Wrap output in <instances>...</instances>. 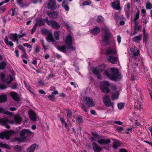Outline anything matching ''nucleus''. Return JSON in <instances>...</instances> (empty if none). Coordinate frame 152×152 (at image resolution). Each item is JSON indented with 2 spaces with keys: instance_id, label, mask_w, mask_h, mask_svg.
I'll return each instance as SVG.
<instances>
[{
  "instance_id": "nucleus-1",
  "label": "nucleus",
  "mask_w": 152,
  "mask_h": 152,
  "mask_svg": "<svg viewBox=\"0 0 152 152\" xmlns=\"http://www.w3.org/2000/svg\"><path fill=\"white\" fill-rule=\"evenodd\" d=\"M110 72L112 74H110L107 71L105 70L104 74L111 80L116 82L121 79L118 69L113 67L111 68Z\"/></svg>"
},
{
  "instance_id": "nucleus-2",
  "label": "nucleus",
  "mask_w": 152,
  "mask_h": 152,
  "mask_svg": "<svg viewBox=\"0 0 152 152\" xmlns=\"http://www.w3.org/2000/svg\"><path fill=\"white\" fill-rule=\"evenodd\" d=\"M72 38L71 35L69 34L67 35L65 41V45L67 47V49L72 51H74L75 48L72 45Z\"/></svg>"
},
{
  "instance_id": "nucleus-3",
  "label": "nucleus",
  "mask_w": 152,
  "mask_h": 152,
  "mask_svg": "<svg viewBox=\"0 0 152 152\" xmlns=\"http://www.w3.org/2000/svg\"><path fill=\"white\" fill-rule=\"evenodd\" d=\"M44 20L48 25L51 26L54 29H58L60 28L59 24L54 20H51L50 21L48 18L46 17L44 19Z\"/></svg>"
},
{
  "instance_id": "nucleus-4",
  "label": "nucleus",
  "mask_w": 152,
  "mask_h": 152,
  "mask_svg": "<svg viewBox=\"0 0 152 152\" xmlns=\"http://www.w3.org/2000/svg\"><path fill=\"white\" fill-rule=\"evenodd\" d=\"M32 134V132L28 129H22L20 131L19 133L20 136L24 140L30 136Z\"/></svg>"
},
{
  "instance_id": "nucleus-5",
  "label": "nucleus",
  "mask_w": 152,
  "mask_h": 152,
  "mask_svg": "<svg viewBox=\"0 0 152 152\" xmlns=\"http://www.w3.org/2000/svg\"><path fill=\"white\" fill-rule=\"evenodd\" d=\"M103 100L106 106L107 107L111 106L112 108H113L114 104L111 102L108 95H105L103 98Z\"/></svg>"
},
{
  "instance_id": "nucleus-6",
  "label": "nucleus",
  "mask_w": 152,
  "mask_h": 152,
  "mask_svg": "<svg viewBox=\"0 0 152 152\" xmlns=\"http://www.w3.org/2000/svg\"><path fill=\"white\" fill-rule=\"evenodd\" d=\"M48 8L52 10H54L57 7L55 0H49L48 3Z\"/></svg>"
},
{
  "instance_id": "nucleus-7",
  "label": "nucleus",
  "mask_w": 152,
  "mask_h": 152,
  "mask_svg": "<svg viewBox=\"0 0 152 152\" xmlns=\"http://www.w3.org/2000/svg\"><path fill=\"white\" fill-rule=\"evenodd\" d=\"M105 51L106 55H115L117 53L116 50L111 47L107 48L105 50Z\"/></svg>"
},
{
  "instance_id": "nucleus-8",
  "label": "nucleus",
  "mask_w": 152,
  "mask_h": 152,
  "mask_svg": "<svg viewBox=\"0 0 152 152\" xmlns=\"http://www.w3.org/2000/svg\"><path fill=\"white\" fill-rule=\"evenodd\" d=\"M86 104L89 107H91L94 106V102L93 101V100L91 98L86 97Z\"/></svg>"
},
{
  "instance_id": "nucleus-9",
  "label": "nucleus",
  "mask_w": 152,
  "mask_h": 152,
  "mask_svg": "<svg viewBox=\"0 0 152 152\" xmlns=\"http://www.w3.org/2000/svg\"><path fill=\"white\" fill-rule=\"evenodd\" d=\"M29 117L30 120L35 121L37 120L36 113L33 110H30L28 112Z\"/></svg>"
},
{
  "instance_id": "nucleus-10",
  "label": "nucleus",
  "mask_w": 152,
  "mask_h": 152,
  "mask_svg": "<svg viewBox=\"0 0 152 152\" xmlns=\"http://www.w3.org/2000/svg\"><path fill=\"white\" fill-rule=\"evenodd\" d=\"M47 13L49 17L54 19L57 18L58 15V12L56 11L51 12L49 11H47Z\"/></svg>"
},
{
  "instance_id": "nucleus-11",
  "label": "nucleus",
  "mask_w": 152,
  "mask_h": 152,
  "mask_svg": "<svg viewBox=\"0 0 152 152\" xmlns=\"http://www.w3.org/2000/svg\"><path fill=\"white\" fill-rule=\"evenodd\" d=\"M110 35L108 34H106L102 38L103 42L105 43L107 45L110 43Z\"/></svg>"
},
{
  "instance_id": "nucleus-12",
  "label": "nucleus",
  "mask_w": 152,
  "mask_h": 152,
  "mask_svg": "<svg viewBox=\"0 0 152 152\" xmlns=\"http://www.w3.org/2000/svg\"><path fill=\"white\" fill-rule=\"evenodd\" d=\"M10 95L13 99L15 101L19 102L20 100L19 96L16 92H11Z\"/></svg>"
},
{
  "instance_id": "nucleus-13",
  "label": "nucleus",
  "mask_w": 152,
  "mask_h": 152,
  "mask_svg": "<svg viewBox=\"0 0 152 152\" xmlns=\"http://www.w3.org/2000/svg\"><path fill=\"white\" fill-rule=\"evenodd\" d=\"M92 146L93 149L95 152H100L103 150V148L101 147L98 146L95 142L92 143Z\"/></svg>"
},
{
  "instance_id": "nucleus-14",
  "label": "nucleus",
  "mask_w": 152,
  "mask_h": 152,
  "mask_svg": "<svg viewBox=\"0 0 152 152\" xmlns=\"http://www.w3.org/2000/svg\"><path fill=\"white\" fill-rule=\"evenodd\" d=\"M4 132L5 138L7 140H8L10 139V137L11 135L14 134L15 132L13 130H10Z\"/></svg>"
},
{
  "instance_id": "nucleus-15",
  "label": "nucleus",
  "mask_w": 152,
  "mask_h": 152,
  "mask_svg": "<svg viewBox=\"0 0 152 152\" xmlns=\"http://www.w3.org/2000/svg\"><path fill=\"white\" fill-rule=\"evenodd\" d=\"M112 5L113 8L115 10H121L120 1H115L112 2Z\"/></svg>"
},
{
  "instance_id": "nucleus-16",
  "label": "nucleus",
  "mask_w": 152,
  "mask_h": 152,
  "mask_svg": "<svg viewBox=\"0 0 152 152\" xmlns=\"http://www.w3.org/2000/svg\"><path fill=\"white\" fill-rule=\"evenodd\" d=\"M97 142L99 143L102 145L108 144L111 141L109 139H101L98 140Z\"/></svg>"
},
{
  "instance_id": "nucleus-17",
  "label": "nucleus",
  "mask_w": 152,
  "mask_h": 152,
  "mask_svg": "<svg viewBox=\"0 0 152 152\" xmlns=\"http://www.w3.org/2000/svg\"><path fill=\"white\" fill-rule=\"evenodd\" d=\"M37 22L35 24L37 26H44L45 25V22L44 19L43 20L42 18H37Z\"/></svg>"
},
{
  "instance_id": "nucleus-18",
  "label": "nucleus",
  "mask_w": 152,
  "mask_h": 152,
  "mask_svg": "<svg viewBox=\"0 0 152 152\" xmlns=\"http://www.w3.org/2000/svg\"><path fill=\"white\" fill-rule=\"evenodd\" d=\"M57 48L58 50L64 53H66L69 50L67 49V47L65 45H63L61 46H58Z\"/></svg>"
},
{
  "instance_id": "nucleus-19",
  "label": "nucleus",
  "mask_w": 152,
  "mask_h": 152,
  "mask_svg": "<svg viewBox=\"0 0 152 152\" xmlns=\"http://www.w3.org/2000/svg\"><path fill=\"white\" fill-rule=\"evenodd\" d=\"M108 61L113 64L116 63L117 60L116 58L113 56H110L107 58Z\"/></svg>"
},
{
  "instance_id": "nucleus-20",
  "label": "nucleus",
  "mask_w": 152,
  "mask_h": 152,
  "mask_svg": "<svg viewBox=\"0 0 152 152\" xmlns=\"http://www.w3.org/2000/svg\"><path fill=\"white\" fill-rule=\"evenodd\" d=\"M7 100V97L6 95L4 93L0 95V103H3Z\"/></svg>"
},
{
  "instance_id": "nucleus-21",
  "label": "nucleus",
  "mask_w": 152,
  "mask_h": 152,
  "mask_svg": "<svg viewBox=\"0 0 152 152\" xmlns=\"http://www.w3.org/2000/svg\"><path fill=\"white\" fill-rule=\"evenodd\" d=\"M100 29L98 26H96L95 28L90 31V33L94 35H96L100 32Z\"/></svg>"
},
{
  "instance_id": "nucleus-22",
  "label": "nucleus",
  "mask_w": 152,
  "mask_h": 152,
  "mask_svg": "<svg viewBox=\"0 0 152 152\" xmlns=\"http://www.w3.org/2000/svg\"><path fill=\"white\" fill-rule=\"evenodd\" d=\"M100 88L102 91L105 94H107L110 92V90L108 87L104 86V85H100Z\"/></svg>"
},
{
  "instance_id": "nucleus-23",
  "label": "nucleus",
  "mask_w": 152,
  "mask_h": 152,
  "mask_svg": "<svg viewBox=\"0 0 152 152\" xmlns=\"http://www.w3.org/2000/svg\"><path fill=\"white\" fill-rule=\"evenodd\" d=\"M4 42L7 45H10L11 48L13 47V43L11 41L8 40L7 36H6L4 38Z\"/></svg>"
},
{
  "instance_id": "nucleus-24",
  "label": "nucleus",
  "mask_w": 152,
  "mask_h": 152,
  "mask_svg": "<svg viewBox=\"0 0 152 152\" xmlns=\"http://www.w3.org/2000/svg\"><path fill=\"white\" fill-rule=\"evenodd\" d=\"M7 63L4 61H2L0 63V70H4L6 68Z\"/></svg>"
},
{
  "instance_id": "nucleus-25",
  "label": "nucleus",
  "mask_w": 152,
  "mask_h": 152,
  "mask_svg": "<svg viewBox=\"0 0 152 152\" xmlns=\"http://www.w3.org/2000/svg\"><path fill=\"white\" fill-rule=\"evenodd\" d=\"M13 78L10 75H9L7 76V78L5 79L4 82L7 83L8 84H10L11 83L12 81Z\"/></svg>"
},
{
  "instance_id": "nucleus-26",
  "label": "nucleus",
  "mask_w": 152,
  "mask_h": 152,
  "mask_svg": "<svg viewBox=\"0 0 152 152\" xmlns=\"http://www.w3.org/2000/svg\"><path fill=\"white\" fill-rule=\"evenodd\" d=\"M76 121L79 125H80L81 124H82L83 122L82 117L80 115L77 116L76 119Z\"/></svg>"
},
{
  "instance_id": "nucleus-27",
  "label": "nucleus",
  "mask_w": 152,
  "mask_h": 152,
  "mask_svg": "<svg viewBox=\"0 0 152 152\" xmlns=\"http://www.w3.org/2000/svg\"><path fill=\"white\" fill-rule=\"evenodd\" d=\"M47 39L48 42H55V39L52 33L48 35Z\"/></svg>"
},
{
  "instance_id": "nucleus-28",
  "label": "nucleus",
  "mask_w": 152,
  "mask_h": 152,
  "mask_svg": "<svg viewBox=\"0 0 152 152\" xmlns=\"http://www.w3.org/2000/svg\"><path fill=\"white\" fill-rule=\"evenodd\" d=\"M18 35L17 34L14 33L10 35V38L13 41L15 42V41L18 39Z\"/></svg>"
},
{
  "instance_id": "nucleus-29",
  "label": "nucleus",
  "mask_w": 152,
  "mask_h": 152,
  "mask_svg": "<svg viewBox=\"0 0 152 152\" xmlns=\"http://www.w3.org/2000/svg\"><path fill=\"white\" fill-rule=\"evenodd\" d=\"M23 148L22 146H20L19 145H16L13 147V148L16 152H20Z\"/></svg>"
},
{
  "instance_id": "nucleus-30",
  "label": "nucleus",
  "mask_w": 152,
  "mask_h": 152,
  "mask_svg": "<svg viewBox=\"0 0 152 152\" xmlns=\"http://www.w3.org/2000/svg\"><path fill=\"white\" fill-rule=\"evenodd\" d=\"M1 122L2 123L8 122L11 124H13L14 123V121L11 120L6 118H2L1 120Z\"/></svg>"
},
{
  "instance_id": "nucleus-31",
  "label": "nucleus",
  "mask_w": 152,
  "mask_h": 152,
  "mask_svg": "<svg viewBox=\"0 0 152 152\" xmlns=\"http://www.w3.org/2000/svg\"><path fill=\"white\" fill-rule=\"evenodd\" d=\"M36 147V144H33L31 145L27 149L28 152H34L35 148Z\"/></svg>"
},
{
  "instance_id": "nucleus-32",
  "label": "nucleus",
  "mask_w": 152,
  "mask_h": 152,
  "mask_svg": "<svg viewBox=\"0 0 152 152\" xmlns=\"http://www.w3.org/2000/svg\"><path fill=\"white\" fill-rule=\"evenodd\" d=\"M104 18L101 15L98 16L96 19V21L100 24H102L104 23Z\"/></svg>"
},
{
  "instance_id": "nucleus-33",
  "label": "nucleus",
  "mask_w": 152,
  "mask_h": 152,
  "mask_svg": "<svg viewBox=\"0 0 152 152\" xmlns=\"http://www.w3.org/2000/svg\"><path fill=\"white\" fill-rule=\"evenodd\" d=\"M15 121L17 124H20L21 121V118L20 116H15L14 117Z\"/></svg>"
},
{
  "instance_id": "nucleus-34",
  "label": "nucleus",
  "mask_w": 152,
  "mask_h": 152,
  "mask_svg": "<svg viewBox=\"0 0 152 152\" xmlns=\"http://www.w3.org/2000/svg\"><path fill=\"white\" fill-rule=\"evenodd\" d=\"M59 31H55L53 32V35L56 40H58L59 39Z\"/></svg>"
},
{
  "instance_id": "nucleus-35",
  "label": "nucleus",
  "mask_w": 152,
  "mask_h": 152,
  "mask_svg": "<svg viewBox=\"0 0 152 152\" xmlns=\"http://www.w3.org/2000/svg\"><path fill=\"white\" fill-rule=\"evenodd\" d=\"M0 147L7 148L8 150H10L11 149L10 147L8 144L3 143L2 142H0Z\"/></svg>"
},
{
  "instance_id": "nucleus-36",
  "label": "nucleus",
  "mask_w": 152,
  "mask_h": 152,
  "mask_svg": "<svg viewBox=\"0 0 152 152\" xmlns=\"http://www.w3.org/2000/svg\"><path fill=\"white\" fill-rule=\"evenodd\" d=\"M130 8V3H127L126 8H125V11L126 12V15H129V12Z\"/></svg>"
},
{
  "instance_id": "nucleus-37",
  "label": "nucleus",
  "mask_w": 152,
  "mask_h": 152,
  "mask_svg": "<svg viewBox=\"0 0 152 152\" xmlns=\"http://www.w3.org/2000/svg\"><path fill=\"white\" fill-rule=\"evenodd\" d=\"M60 120L61 122L62 125H63L64 124L65 127L67 128L68 125L67 123L66 122L65 119L62 117H61L60 118Z\"/></svg>"
},
{
  "instance_id": "nucleus-38",
  "label": "nucleus",
  "mask_w": 152,
  "mask_h": 152,
  "mask_svg": "<svg viewBox=\"0 0 152 152\" xmlns=\"http://www.w3.org/2000/svg\"><path fill=\"white\" fill-rule=\"evenodd\" d=\"M67 111V117L68 119H71L72 115V112L69 109L66 110Z\"/></svg>"
},
{
  "instance_id": "nucleus-39",
  "label": "nucleus",
  "mask_w": 152,
  "mask_h": 152,
  "mask_svg": "<svg viewBox=\"0 0 152 152\" xmlns=\"http://www.w3.org/2000/svg\"><path fill=\"white\" fill-rule=\"evenodd\" d=\"M25 84L27 88V89L33 95H35V94L34 93V92L33 91L32 89L31 88V87L29 86V85H28L26 84L25 83Z\"/></svg>"
},
{
  "instance_id": "nucleus-40",
  "label": "nucleus",
  "mask_w": 152,
  "mask_h": 152,
  "mask_svg": "<svg viewBox=\"0 0 152 152\" xmlns=\"http://www.w3.org/2000/svg\"><path fill=\"white\" fill-rule=\"evenodd\" d=\"M10 87L12 89L15 90L18 88V85L17 83L13 82Z\"/></svg>"
},
{
  "instance_id": "nucleus-41",
  "label": "nucleus",
  "mask_w": 152,
  "mask_h": 152,
  "mask_svg": "<svg viewBox=\"0 0 152 152\" xmlns=\"http://www.w3.org/2000/svg\"><path fill=\"white\" fill-rule=\"evenodd\" d=\"M25 140L22 137H16L14 138L15 141H18L19 143L23 142Z\"/></svg>"
},
{
  "instance_id": "nucleus-42",
  "label": "nucleus",
  "mask_w": 152,
  "mask_h": 152,
  "mask_svg": "<svg viewBox=\"0 0 152 152\" xmlns=\"http://www.w3.org/2000/svg\"><path fill=\"white\" fill-rule=\"evenodd\" d=\"M139 14L140 12L138 10L137 12L134 15L133 21H136L139 19Z\"/></svg>"
},
{
  "instance_id": "nucleus-43",
  "label": "nucleus",
  "mask_w": 152,
  "mask_h": 152,
  "mask_svg": "<svg viewBox=\"0 0 152 152\" xmlns=\"http://www.w3.org/2000/svg\"><path fill=\"white\" fill-rule=\"evenodd\" d=\"M48 97L50 101H54L56 99L55 98V95L53 94H52L48 96Z\"/></svg>"
},
{
  "instance_id": "nucleus-44",
  "label": "nucleus",
  "mask_w": 152,
  "mask_h": 152,
  "mask_svg": "<svg viewBox=\"0 0 152 152\" xmlns=\"http://www.w3.org/2000/svg\"><path fill=\"white\" fill-rule=\"evenodd\" d=\"M141 39V36L138 35L135 36L133 38V40L134 41H140Z\"/></svg>"
},
{
  "instance_id": "nucleus-45",
  "label": "nucleus",
  "mask_w": 152,
  "mask_h": 152,
  "mask_svg": "<svg viewBox=\"0 0 152 152\" xmlns=\"http://www.w3.org/2000/svg\"><path fill=\"white\" fill-rule=\"evenodd\" d=\"M119 145L120 143H119L118 142H117L115 141L113 142L112 147L114 149H116Z\"/></svg>"
},
{
  "instance_id": "nucleus-46",
  "label": "nucleus",
  "mask_w": 152,
  "mask_h": 152,
  "mask_svg": "<svg viewBox=\"0 0 152 152\" xmlns=\"http://www.w3.org/2000/svg\"><path fill=\"white\" fill-rule=\"evenodd\" d=\"M23 0H16V1L19 5L21 7H23L24 6V4L23 3Z\"/></svg>"
},
{
  "instance_id": "nucleus-47",
  "label": "nucleus",
  "mask_w": 152,
  "mask_h": 152,
  "mask_svg": "<svg viewBox=\"0 0 152 152\" xmlns=\"http://www.w3.org/2000/svg\"><path fill=\"white\" fill-rule=\"evenodd\" d=\"M119 94L118 92H115L114 94H113L112 96V98L113 99H115L118 98Z\"/></svg>"
},
{
  "instance_id": "nucleus-48",
  "label": "nucleus",
  "mask_w": 152,
  "mask_h": 152,
  "mask_svg": "<svg viewBox=\"0 0 152 152\" xmlns=\"http://www.w3.org/2000/svg\"><path fill=\"white\" fill-rule=\"evenodd\" d=\"M23 52L22 55L21 56V58H25L27 59L28 58V55L26 53V50H24Z\"/></svg>"
},
{
  "instance_id": "nucleus-49",
  "label": "nucleus",
  "mask_w": 152,
  "mask_h": 152,
  "mask_svg": "<svg viewBox=\"0 0 152 152\" xmlns=\"http://www.w3.org/2000/svg\"><path fill=\"white\" fill-rule=\"evenodd\" d=\"M2 118L0 119V123L1 124H3L4 126H5V127L9 129L10 128V126L7 123V122L6 123H2L1 122V120Z\"/></svg>"
},
{
  "instance_id": "nucleus-50",
  "label": "nucleus",
  "mask_w": 152,
  "mask_h": 152,
  "mask_svg": "<svg viewBox=\"0 0 152 152\" xmlns=\"http://www.w3.org/2000/svg\"><path fill=\"white\" fill-rule=\"evenodd\" d=\"M92 72L93 73L96 75H99L100 73L99 71L96 68H94L92 70Z\"/></svg>"
},
{
  "instance_id": "nucleus-51",
  "label": "nucleus",
  "mask_w": 152,
  "mask_h": 152,
  "mask_svg": "<svg viewBox=\"0 0 152 152\" xmlns=\"http://www.w3.org/2000/svg\"><path fill=\"white\" fill-rule=\"evenodd\" d=\"M124 104L123 103H118V106L119 110H122L124 107Z\"/></svg>"
},
{
  "instance_id": "nucleus-52",
  "label": "nucleus",
  "mask_w": 152,
  "mask_h": 152,
  "mask_svg": "<svg viewBox=\"0 0 152 152\" xmlns=\"http://www.w3.org/2000/svg\"><path fill=\"white\" fill-rule=\"evenodd\" d=\"M91 4V2L90 0H86L84 1L82 4L83 6L86 5H90Z\"/></svg>"
},
{
  "instance_id": "nucleus-53",
  "label": "nucleus",
  "mask_w": 152,
  "mask_h": 152,
  "mask_svg": "<svg viewBox=\"0 0 152 152\" xmlns=\"http://www.w3.org/2000/svg\"><path fill=\"white\" fill-rule=\"evenodd\" d=\"M148 18H146L144 17V18H142V21L144 23L146 24L148 22Z\"/></svg>"
},
{
  "instance_id": "nucleus-54",
  "label": "nucleus",
  "mask_w": 152,
  "mask_h": 152,
  "mask_svg": "<svg viewBox=\"0 0 152 152\" xmlns=\"http://www.w3.org/2000/svg\"><path fill=\"white\" fill-rule=\"evenodd\" d=\"M41 31L42 34L44 35H47L49 33V31L46 28L42 30Z\"/></svg>"
},
{
  "instance_id": "nucleus-55",
  "label": "nucleus",
  "mask_w": 152,
  "mask_h": 152,
  "mask_svg": "<svg viewBox=\"0 0 152 152\" xmlns=\"http://www.w3.org/2000/svg\"><path fill=\"white\" fill-rule=\"evenodd\" d=\"M100 85H104V86L108 87L110 86V84L108 81H104L102 84H101Z\"/></svg>"
},
{
  "instance_id": "nucleus-56",
  "label": "nucleus",
  "mask_w": 152,
  "mask_h": 152,
  "mask_svg": "<svg viewBox=\"0 0 152 152\" xmlns=\"http://www.w3.org/2000/svg\"><path fill=\"white\" fill-rule=\"evenodd\" d=\"M124 129L123 127L121 126H119L116 129V131L118 132L119 133H121V131H123Z\"/></svg>"
},
{
  "instance_id": "nucleus-57",
  "label": "nucleus",
  "mask_w": 152,
  "mask_h": 152,
  "mask_svg": "<svg viewBox=\"0 0 152 152\" xmlns=\"http://www.w3.org/2000/svg\"><path fill=\"white\" fill-rule=\"evenodd\" d=\"M81 109L84 110V111L85 112H87V109L86 108L85 106L82 103H81L80 105Z\"/></svg>"
},
{
  "instance_id": "nucleus-58",
  "label": "nucleus",
  "mask_w": 152,
  "mask_h": 152,
  "mask_svg": "<svg viewBox=\"0 0 152 152\" xmlns=\"http://www.w3.org/2000/svg\"><path fill=\"white\" fill-rule=\"evenodd\" d=\"M37 28V26L36 25H35L31 30V34H33V33L36 31Z\"/></svg>"
},
{
  "instance_id": "nucleus-59",
  "label": "nucleus",
  "mask_w": 152,
  "mask_h": 152,
  "mask_svg": "<svg viewBox=\"0 0 152 152\" xmlns=\"http://www.w3.org/2000/svg\"><path fill=\"white\" fill-rule=\"evenodd\" d=\"M146 7L147 9H150L152 8V5L149 3H147L146 4Z\"/></svg>"
},
{
  "instance_id": "nucleus-60",
  "label": "nucleus",
  "mask_w": 152,
  "mask_h": 152,
  "mask_svg": "<svg viewBox=\"0 0 152 152\" xmlns=\"http://www.w3.org/2000/svg\"><path fill=\"white\" fill-rule=\"evenodd\" d=\"M62 7L64 8L66 11H68L69 10V8L68 5H64V6H62Z\"/></svg>"
},
{
  "instance_id": "nucleus-61",
  "label": "nucleus",
  "mask_w": 152,
  "mask_h": 152,
  "mask_svg": "<svg viewBox=\"0 0 152 152\" xmlns=\"http://www.w3.org/2000/svg\"><path fill=\"white\" fill-rule=\"evenodd\" d=\"M148 35L146 34H143V41L144 42H146L147 41Z\"/></svg>"
},
{
  "instance_id": "nucleus-62",
  "label": "nucleus",
  "mask_w": 152,
  "mask_h": 152,
  "mask_svg": "<svg viewBox=\"0 0 152 152\" xmlns=\"http://www.w3.org/2000/svg\"><path fill=\"white\" fill-rule=\"evenodd\" d=\"M40 49L39 48V46L37 45L36 47L34 53H38L40 51Z\"/></svg>"
},
{
  "instance_id": "nucleus-63",
  "label": "nucleus",
  "mask_w": 152,
  "mask_h": 152,
  "mask_svg": "<svg viewBox=\"0 0 152 152\" xmlns=\"http://www.w3.org/2000/svg\"><path fill=\"white\" fill-rule=\"evenodd\" d=\"M7 88V86L6 85L3 84H0V89H4L6 88Z\"/></svg>"
},
{
  "instance_id": "nucleus-64",
  "label": "nucleus",
  "mask_w": 152,
  "mask_h": 152,
  "mask_svg": "<svg viewBox=\"0 0 152 152\" xmlns=\"http://www.w3.org/2000/svg\"><path fill=\"white\" fill-rule=\"evenodd\" d=\"M141 27V26L140 25L136 26H134V30L136 31V30H139L140 29Z\"/></svg>"
}]
</instances>
